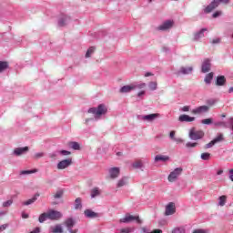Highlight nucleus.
<instances>
[{"label": "nucleus", "instance_id": "60", "mask_svg": "<svg viewBox=\"0 0 233 233\" xmlns=\"http://www.w3.org/2000/svg\"><path fill=\"white\" fill-rule=\"evenodd\" d=\"M150 76H154V74L150 73V72H147L145 74V77H150Z\"/></svg>", "mask_w": 233, "mask_h": 233}, {"label": "nucleus", "instance_id": "62", "mask_svg": "<svg viewBox=\"0 0 233 233\" xmlns=\"http://www.w3.org/2000/svg\"><path fill=\"white\" fill-rule=\"evenodd\" d=\"M5 228H6V225L0 226V232H3V230H5Z\"/></svg>", "mask_w": 233, "mask_h": 233}, {"label": "nucleus", "instance_id": "2", "mask_svg": "<svg viewBox=\"0 0 233 233\" xmlns=\"http://www.w3.org/2000/svg\"><path fill=\"white\" fill-rule=\"evenodd\" d=\"M219 3H223L224 5L228 4V0H213V2L210 3L205 9V14H210L212 10H215V8H218L219 6Z\"/></svg>", "mask_w": 233, "mask_h": 233}, {"label": "nucleus", "instance_id": "61", "mask_svg": "<svg viewBox=\"0 0 233 233\" xmlns=\"http://www.w3.org/2000/svg\"><path fill=\"white\" fill-rule=\"evenodd\" d=\"M142 96H145V91H141L137 94L138 97H142Z\"/></svg>", "mask_w": 233, "mask_h": 233}, {"label": "nucleus", "instance_id": "45", "mask_svg": "<svg viewBox=\"0 0 233 233\" xmlns=\"http://www.w3.org/2000/svg\"><path fill=\"white\" fill-rule=\"evenodd\" d=\"M41 157H45L44 152L35 153L34 155V159H41Z\"/></svg>", "mask_w": 233, "mask_h": 233}, {"label": "nucleus", "instance_id": "57", "mask_svg": "<svg viewBox=\"0 0 233 233\" xmlns=\"http://www.w3.org/2000/svg\"><path fill=\"white\" fill-rule=\"evenodd\" d=\"M173 141H175L176 143H183V139L181 138H174Z\"/></svg>", "mask_w": 233, "mask_h": 233}, {"label": "nucleus", "instance_id": "50", "mask_svg": "<svg viewBox=\"0 0 233 233\" xmlns=\"http://www.w3.org/2000/svg\"><path fill=\"white\" fill-rule=\"evenodd\" d=\"M134 86H136V88H145V86H147V84L141 83Z\"/></svg>", "mask_w": 233, "mask_h": 233}, {"label": "nucleus", "instance_id": "34", "mask_svg": "<svg viewBox=\"0 0 233 233\" xmlns=\"http://www.w3.org/2000/svg\"><path fill=\"white\" fill-rule=\"evenodd\" d=\"M133 168H143V162L141 160H137L132 164Z\"/></svg>", "mask_w": 233, "mask_h": 233}, {"label": "nucleus", "instance_id": "56", "mask_svg": "<svg viewBox=\"0 0 233 233\" xmlns=\"http://www.w3.org/2000/svg\"><path fill=\"white\" fill-rule=\"evenodd\" d=\"M229 179L233 181V169L229 170Z\"/></svg>", "mask_w": 233, "mask_h": 233}, {"label": "nucleus", "instance_id": "22", "mask_svg": "<svg viewBox=\"0 0 233 233\" xmlns=\"http://www.w3.org/2000/svg\"><path fill=\"white\" fill-rule=\"evenodd\" d=\"M109 176L112 179H116L119 176V167H111L109 168Z\"/></svg>", "mask_w": 233, "mask_h": 233}, {"label": "nucleus", "instance_id": "51", "mask_svg": "<svg viewBox=\"0 0 233 233\" xmlns=\"http://www.w3.org/2000/svg\"><path fill=\"white\" fill-rule=\"evenodd\" d=\"M169 137H170V139H172V140L176 139V131H171V132L169 133Z\"/></svg>", "mask_w": 233, "mask_h": 233}, {"label": "nucleus", "instance_id": "3", "mask_svg": "<svg viewBox=\"0 0 233 233\" xmlns=\"http://www.w3.org/2000/svg\"><path fill=\"white\" fill-rule=\"evenodd\" d=\"M205 137V132L201 130H196V127H192L189 130V138L192 139V141H198V139H203Z\"/></svg>", "mask_w": 233, "mask_h": 233}, {"label": "nucleus", "instance_id": "9", "mask_svg": "<svg viewBox=\"0 0 233 233\" xmlns=\"http://www.w3.org/2000/svg\"><path fill=\"white\" fill-rule=\"evenodd\" d=\"M172 26H174V20H167L157 27V30L167 32V30H170Z\"/></svg>", "mask_w": 233, "mask_h": 233}, {"label": "nucleus", "instance_id": "53", "mask_svg": "<svg viewBox=\"0 0 233 233\" xmlns=\"http://www.w3.org/2000/svg\"><path fill=\"white\" fill-rule=\"evenodd\" d=\"M219 43H221V39H220V38H214V39L212 40V44H213V45H218V44H219Z\"/></svg>", "mask_w": 233, "mask_h": 233}, {"label": "nucleus", "instance_id": "32", "mask_svg": "<svg viewBox=\"0 0 233 233\" xmlns=\"http://www.w3.org/2000/svg\"><path fill=\"white\" fill-rule=\"evenodd\" d=\"M13 203H14V200L9 199V200L3 202L2 207H3V208H9V207H12Z\"/></svg>", "mask_w": 233, "mask_h": 233}, {"label": "nucleus", "instance_id": "1", "mask_svg": "<svg viewBox=\"0 0 233 233\" xmlns=\"http://www.w3.org/2000/svg\"><path fill=\"white\" fill-rule=\"evenodd\" d=\"M108 112V108L105 104H100L97 107H91L88 109V114H94L96 121L101 119V116H105Z\"/></svg>", "mask_w": 233, "mask_h": 233}, {"label": "nucleus", "instance_id": "13", "mask_svg": "<svg viewBox=\"0 0 233 233\" xmlns=\"http://www.w3.org/2000/svg\"><path fill=\"white\" fill-rule=\"evenodd\" d=\"M210 67H211L210 59L206 58L202 63L201 72L203 74H207V72H210Z\"/></svg>", "mask_w": 233, "mask_h": 233}, {"label": "nucleus", "instance_id": "14", "mask_svg": "<svg viewBox=\"0 0 233 233\" xmlns=\"http://www.w3.org/2000/svg\"><path fill=\"white\" fill-rule=\"evenodd\" d=\"M178 121H180V123H192V121H196V117L188 115H181L178 117Z\"/></svg>", "mask_w": 233, "mask_h": 233}, {"label": "nucleus", "instance_id": "31", "mask_svg": "<svg viewBox=\"0 0 233 233\" xmlns=\"http://www.w3.org/2000/svg\"><path fill=\"white\" fill-rule=\"evenodd\" d=\"M70 148H73V150H80L81 146L77 142H70L69 143Z\"/></svg>", "mask_w": 233, "mask_h": 233}, {"label": "nucleus", "instance_id": "27", "mask_svg": "<svg viewBox=\"0 0 233 233\" xmlns=\"http://www.w3.org/2000/svg\"><path fill=\"white\" fill-rule=\"evenodd\" d=\"M80 208H83V203L81 198H77L75 200V210H80Z\"/></svg>", "mask_w": 233, "mask_h": 233}, {"label": "nucleus", "instance_id": "37", "mask_svg": "<svg viewBox=\"0 0 233 233\" xmlns=\"http://www.w3.org/2000/svg\"><path fill=\"white\" fill-rule=\"evenodd\" d=\"M125 185H127V177L121 178V179L118 181L116 187H117V188H121V187H125Z\"/></svg>", "mask_w": 233, "mask_h": 233}, {"label": "nucleus", "instance_id": "40", "mask_svg": "<svg viewBox=\"0 0 233 233\" xmlns=\"http://www.w3.org/2000/svg\"><path fill=\"white\" fill-rule=\"evenodd\" d=\"M63 194H64L63 190L58 189L56 193L54 195L55 199H61V198H63Z\"/></svg>", "mask_w": 233, "mask_h": 233}, {"label": "nucleus", "instance_id": "54", "mask_svg": "<svg viewBox=\"0 0 233 233\" xmlns=\"http://www.w3.org/2000/svg\"><path fill=\"white\" fill-rule=\"evenodd\" d=\"M182 112H188L190 110V106H185L181 108Z\"/></svg>", "mask_w": 233, "mask_h": 233}, {"label": "nucleus", "instance_id": "24", "mask_svg": "<svg viewBox=\"0 0 233 233\" xmlns=\"http://www.w3.org/2000/svg\"><path fill=\"white\" fill-rule=\"evenodd\" d=\"M168 159H170V157L168 156H165V155H157L155 157V161H163L164 163L168 161Z\"/></svg>", "mask_w": 233, "mask_h": 233}, {"label": "nucleus", "instance_id": "41", "mask_svg": "<svg viewBox=\"0 0 233 233\" xmlns=\"http://www.w3.org/2000/svg\"><path fill=\"white\" fill-rule=\"evenodd\" d=\"M8 68V63L0 61V72H4Z\"/></svg>", "mask_w": 233, "mask_h": 233}, {"label": "nucleus", "instance_id": "48", "mask_svg": "<svg viewBox=\"0 0 233 233\" xmlns=\"http://www.w3.org/2000/svg\"><path fill=\"white\" fill-rule=\"evenodd\" d=\"M59 154H61V156H70V151H68V150H60Z\"/></svg>", "mask_w": 233, "mask_h": 233}, {"label": "nucleus", "instance_id": "36", "mask_svg": "<svg viewBox=\"0 0 233 233\" xmlns=\"http://www.w3.org/2000/svg\"><path fill=\"white\" fill-rule=\"evenodd\" d=\"M35 172H37V169L23 170L20 172V176H26L28 174H35Z\"/></svg>", "mask_w": 233, "mask_h": 233}, {"label": "nucleus", "instance_id": "49", "mask_svg": "<svg viewBox=\"0 0 233 233\" xmlns=\"http://www.w3.org/2000/svg\"><path fill=\"white\" fill-rule=\"evenodd\" d=\"M221 11H217L212 15V17H214V19H216L217 17H219V15H221Z\"/></svg>", "mask_w": 233, "mask_h": 233}, {"label": "nucleus", "instance_id": "5", "mask_svg": "<svg viewBox=\"0 0 233 233\" xmlns=\"http://www.w3.org/2000/svg\"><path fill=\"white\" fill-rule=\"evenodd\" d=\"M182 172H183V168L181 167L175 168L174 171H172L167 177L169 183H174V181H176V179H177V177L181 176Z\"/></svg>", "mask_w": 233, "mask_h": 233}, {"label": "nucleus", "instance_id": "7", "mask_svg": "<svg viewBox=\"0 0 233 233\" xmlns=\"http://www.w3.org/2000/svg\"><path fill=\"white\" fill-rule=\"evenodd\" d=\"M208 110H210V107H208V106H200L192 109L191 113L195 116H201V114H207Z\"/></svg>", "mask_w": 233, "mask_h": 233}, {"label": "nucleus", "instance_id": "25", "mask_svg": "<svg viewBox=\"0 0 233 233\" xmlns=\"http://www.w3.org/2000/svg\"><path fill=\"white\" fill-rule=\"evenodd\" d=\"M97 196H101V189H99V187H94L91 189L92 199H94V198H97Z\"/></svg>", "mask_w": 233, "mask_h": 233}, {"label": "nucleus", "instance_id": "46", "mask_svg": "<svg viewBox=\"0 0 233 233\" xmlns=\"http://www.w3.org/2000/svg\"><path fill=\"white\" fill-rule=\"evenodd\" d=\"M202 125H212V118H206L201 120Z\"/></svg>", "mask_w": 233, "mask_h": 233}, {"label": "nucleus", "instance_id": "43", "mask_svg": "<svg viewBox=\"0 0 233 233\" xmlns=\"http://www.w3.org/2000/svg\"><path fill=\"white\" fill-rule=\"evenodd\" d=\"M148 87L150 90H157V82H150Z\"/></svg>", "mask_w": 233, "mask_h": 233}, {"label": "nucleus", "instance_id": "28", "mask_svg": "<svg viewBox=\"0 0 233 233\" xmlns=\"http://www.w3.org/2000/svg\"><path fill=\"white\" fill-rule=\"evenodd\" d=\"M212 79H214V73H209L206 76L204 81L206 85H210L212 83Z\"/></svg>", "mask_w": 233, "mask_h": 233}, {"label": "nucleus", "instance_id": "4", "mask_svg": "<svg viewBox=\"0 0 233 233\" xmlns=\"http://www.w3.org/2000/svg\"><path fill=\"white\" fill-rule=\"evenodd\" d=\"M48 219L51 221H57L63 218V213L57 210L50 209L47 211Z\"/></svg>", "mask_w": 233, "mask_h": 233}, {"label": "nucleus", "instance_id": "30", "mask_svg": "<svg viewBox=\"0 0 233 233\" xmlns=\"http://www.w3.org/2000/svg\"><path fill=\"white\" fill-rule=\"evenodd\" d=\"M225 76H220L217 77V85L218 86H223V85H225Z\"/></svg>", "mask_w": 233, "mask_h": 233}, {"label": "nucleus", "instance_id": "33", "mask_svg": "<svg viewBox=\"0 0 233 233\" xmlns=\"http://www.w3.org/2000/svg\"><path fill=\"white\" fill-rule=\"evenodd\" d=\"M227 203V196H221L218 198V205L220 207H225V204Z\"/></svg>", "mask_w": 233, "mask_h": 233}, {"label": "nucleus", "instance_id": "17", "mask_svg": "<svg viewBox=\"0 0 233 233\" xmlns=\"http://www.w3.org/2000/svg\"><path fill=\"white\" fill-rule=\"evenodd\" d=\"M176 212V206L174 205V203H169L167 207H166V216H172V214H174Z\"/></svg>", "mask_w": 233, "mask_h": 233}, {"label": "nucleus", "instance_id": "26", "mask_svg": "<svg viewBox=\"0 0 233 233\" xmlns=\"http://www.w3.org/2000/svg\"><path fill=\"white\" fill-rule=\"evenodd\" d=\"M37 198H39V194H35L32 198L23 202V205L25 206L32 205V203H35V201H37Z\"/></svg>", "mask_w": 233, "mask_h": 233}, {"label": "nucleus", "instance_id": "38", "mask_svg": "<svg viewBox=\"0 0 233 233\" xmlns=\"http://www.w3.org/2000/svg\"><path fill=\"white\" fill-rule=\"evenodd\" d=\"M186 229L183 227L175 228L171 233H186Z\"/></svg>", "mask_w": 233, "mask_h": 233}, {"label": "nucleus", "instance_id": "15", "mask_svg": "<svg viewBox=\"0 0 233 233\" xmlns=\"http://www.w3.org/2000/svg\"><path fill=\"white\" fill-rule=\"evenodd\" d=\"M156 117H159V114L155 113V114H150V115H144L140 116V119H142L143 121H154V119H156Z\"/></svg>", "mask_w": 233, "mask_h": 233}, {"label": "nucleus", "instance_id": "29", "mask_svg": "<svg viewBox=\"0 0 233 233\" xmlns=\"http://www.w3.org/2000/svg\"><path fill=\"white\" fill-rule=\"evenodd\" d=\"M46 219H48V212L42 213L38 218L39 223H45Z\"/></svg>", "mask_w": 233, "mask_h": 233}, {"label": "nucleus", "instance_id": "52", "mask_svg": "<svg viewBox=\"0 0 233 233\" xmlns=\"http://www.w3.org/2000/svg\"><path fill=\"white\" fill-rule=\"evenodd\" d=\"M215 103H218L217 99H209L208 100V105H210L212 106V105H214Z\"/></svg>", "mask_w": 233, "mask_h": 233}, {"label": "nucleus", "instance_id": "8", "mask_svg": "<svg viewBox=\"0 0 233 233\" xmlns=\"http://www.w3.org/2000/svg\"><path fill=\"white\" fill-rule=\"evenodd\" d=\"M132 221H137L138 224H141V219L138 217L132 216V215H126L125 218H120L119 223H130Z\"/></svg>", "mask_w": 233, "mask_h": 233}, {"label": "nucleus", "instance_id": "47", "mask_svg": "<svg viewBox=\"0 0 233 233\" xmlns=\"http://www.w3.org/2000/svg\"><path fill=\"white\" fill-rule=\"evenodd\" d=\"M186 147H187V148H194V147H198V143H196V142H194V143L187 142V143L186 144Z\"/></svg>", "mask_w": 233, "mask_h": 233}, {"label": "nucleus", "instance_id": "20", "mask_svg": "<svg viewBox=\"0 0 233 233\" xmlns=\"http://www.w3.org/2000/svg\"><path fill=\"white\" fill-rule=\"evenodd\" d=\"M50 233H63V227L61 224H57L56 226H51L49 228Z\"/></svg>", "mask_w": 233, "mask_h": 233}, {"label": "nucleus", "instance_id": "21", "mask_svg": "<svg viewBox=\"0 0 233 233\" xmlns=\"http://www.w3.org/2000/svg\"><path fill=\"white\" fill-rule=\"evenodd\" d=\"M28 152V147H17L14 150L15 156H23V154H26Z\"/></svg>", "mask_w": 233, "mask_h": 233}, {"label": "nucleus", "instance_id": "16", "mask_svg": "<svg viewBox=\"0 0 233 233\" xmlns=\"http://www.w3.org/2000/svg\"><path fill=\"white\" fill-rule=\"evenodd\" d=\"M132 90H136V86L134 85L124 86L120 88V94H128L132 92Z\"/></svg>", "mask_w": 233, "mask_h": 233}, {"label": "nucleus", "instance_id": "10", "mask_svg": "<svg viewBox=\"0 0 233 233\" xmlns=\"http://www.w3.org/2000/svg\"><path fill=\"white\" fill-rule=\"evenodd\" d=\"M70 165H72V158H67L58 162L56 167L58 170H65V168H68Z\"/></svg>", "mask_w": 233, "mask_h": 233}, {"label": "nucleus", "instance_id": "11", "mask_svg": "<svg viewBox=\"0 0 233 233\" xmlns=\"http://www.w3.org/2000/svg\"><path fill=\"white\" fill-rule=\"evenodd\" d=\"M223 139H225L223 137V134H218L217 136V137H215L213 140H211L209 143H208L206 146H205V148H212L214 147V145L218 144V143H221V141H223Z\"/></svg>", "mask_w": 233, "mask_h": 233}, {"label": "nucleus", "instance_id": "35", "mask_svg": "<svg viewBox=\"0 0 233 233\" xmlns=\"http://www.w3.org/2000/svg\"><path fill=\"white\" fill-rule=\"evenodd\" d=\"M142 232L143 233H163V230H161V229H155L153 231H150L147 228H142Z\"/></svg>", "mask_w": 233, "mask_h": 233}, {"label": "nucleus", "instance_id": "6", "mask_svg": "<svg viewBox=\"0 0 233 233\" xmlns=\"http://www.w3.org/2000/svg\"><path fill=\"white\" fill-rule=\"evenodd\" d=\"M65 225L70 233H77V229H72L74 228V225H76V220L72 218H68L65 220Z\"/></svg>", "mask_w": 233, "mask_h": 233}, {"label": "nucleus", "instance_id": "19", "mask_svg": "<svg viewBox=\"0 0 233 233\" xmlns=\"http://www.w3.org/2000/svg\"><path fill=\"white\" fill-rule=\"evenodd\" d=\"M207 28H202L198 32L194 35V41H199L202 37H205V32H207Z\"/></svg>", "mask_w": 233, "mask_h": 233}, {"label": "nucleus", "instance_id": "55", "mask_svg": "<svg viewBox=\"0 0 233 233\" xmlns=\"http://www.w3.org/2000/svg\"><path fill=\"white\" fill-rule=\"evenodd\" d=\"M22 218H23V219H28L29 216H28V214L23 212L22 213Z\"/></svg>", "mask_w": 233, "mask_h": 233}, {"label": "nucleus", "instance_id": "42", "mask_svg": "<svg viewBox=\"0 0 233 233\" xmlns=\"http://www.w3.org/2000/svg\"><path fill=\"white\" fill-rule=\"evenodd\" d=\"M200 157L203 161H208L210 159V153H202Z\"/></svg>", "mask_w": 233, "mask_h": 233}, {"label": "nucleus", "instance_id": "39", "mask_svg": "<svg viewBox=\"0 0 233 233\" xmlns=\"http://www.w3.org/2000/svg\"><path fill=\"white\" fill-rule=\"evenodd\" d=\"M94 52H96V47H89L86 53V57H90V56H92Z\"/></svg>", "mask_w": 233, "mask_h": 233}, {"label": "nucleus", "instance_id": "18", "mask_svg": "<svg viewBox=\"0 0 233 233\" xmlns=\"http://www.w3.org/2000/svg\"><path fill=\"white\" fill-rule=\"evenodd\" d=\"M84 214L86 218H88L89 219H94V218H99V214L94 212L92 209H86L84 211Z\"/></svg>", "mask_w": 233, "mask_h": 233}, {"label": "nucleus", "instance_id": "64", "mask_svg": "<svg viewBox=\"0 0 233 233\" xmlns=\"http://www.w3.org/2000/svg\"><path fill=\"white\" fill-rule=\"evenodd\" d=\"M229 94H232L233 92V87H230L229 90H228Z\"/></svg>", "mask_w": 233, "mask_h": 233}, {"label": "nucleus", "instance_id": "12", "mask_svg": "<svg viewBox=\"0 0 233 233\" xmlns=\"http://www.w3.org/2000/svg\"><path fill=\"white\" fill-rule=\"evenodd\" d=\"M70 21V16L66 15H61V16L58 19V26H66V25H68Z\"/></svg>", "mask_w": 233, "mask_h": 233}, {"label": "nucleus", "instance_id": "59", "mask_svg": "<svg viewBox=\"0 0 233 233\" xmlns=\"http://www.w3.org/2000/svg\"><path fill=\"white\" fill-rule=\"evenodd\" d=\"M214 126L215 127H222L223 126V122H215Z\"/></svg>", "mask_w": 233, "mask_h": 233}, {"label": "nucleus", "instance_id": "23", "mask_svg": "<svg viewBox=\"0 0 233 233\" xmlns=\"http://www.w3.org/2000/svg\"><path fill=\"white\" fill-rule=\"evenodd\" d=\"M193 70L194 68L192 66H188V67L182 66L180 67L178 74H183L184 76H187L188 74H192Z\"/></svg>", "mask_w": 233, "mask_h": 233}, {"label": "nucleus", "instance_id": "58", "mask_svg": "<svg viewBox=\"0 0 233 233\" xmlns=\"http://www.w3.org/2000/svg\"><path fill=\"white\" fill-rule=\"evenodd\" d=\"M49 157H51L52 159H55V157H57V154H56V153H51V154L49 155Z\"/></svg>", "mask_w": 233, "mask_h": 233}, {"label": "nucleus", "instance_id": "63", "mask_svg": "<svg viewBox=\"0 0 233 233\" xmlns=\"http://www.w3.org/2000/svg\"><path fill=\"white\" fill-rule=\"evenodd\" d=\"M221 174H223V169H219L217 171L218 176H221Z\"/></svg>", "mask_w": 233, "mask_h": 233}, {"label": "nucleus", "instance_id": "44", "mask_svg": "<svg viewBox=\"0 0 233 233\" xmlns=\"http://www.w3.org/2000/svg\"><path fill=\"white\" fill-rule=\"evenodd\" d=\"M130 232H134V228H125L120 229L119 233H130Z\"/></svg>", "mask_w": 233, "mask_h": 233}]
</instances>
